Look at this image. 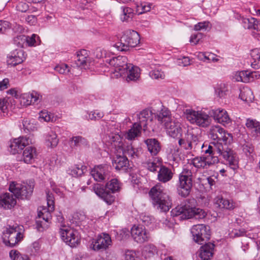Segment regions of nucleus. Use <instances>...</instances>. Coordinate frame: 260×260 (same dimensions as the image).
<instances>
[{
    "instance_id": "obj_35",
    "label": "nucleus",
    "mask_w": 260,
    "mask_h": 260,
    "mask_svg": "<svg viewBox=\"0 0 260 260\" xmlns=\"http://www.w3.org/2000/svg\"><path fill=\"white\" fill-rule=\"evenodd\" d=\"M158 121L163 125L167 123L173 117L171 116V112L166 108H162L156 116Z\"/></svg>"
},
{
    "instance_id": "obj_15",
    "label": "nucleus",
    "mask_w": 260,
    "mask_h": 260,
    "mask_svg": "<svg viewBox=\"0 0 260 260\" xmlns=\"http://www.w3.org/2000/svg\"><path fill=\"white\" fill-rule=\"evenodd\" d=\"M200 129L198 128L188 129L185 134V138L189 142L188 147H192V148H199L201 147L203 148L205 147L204 144L200 141L201 136L200 135Z\"/></svg>"
},
{
    "instance_id": "obj_24",
    "label": "nucleus",
    "mask_w": 260,
    "mask_h": 260,
    "mask_svg": "<svg viewBox=\"0 0 260 260\" xmlns=\"http://www.w3.org/2000/svg\"><path fill=\"white\" fill-rule=\"evenodd\" d=\"M140 70L137 67L129 63L122 76L126 77L127 82L137 81L140 77Z\"/></svg>"
},
{
    "instance_id": "obj_48",
    "label": "nucleus",
    "mask_w": 260,
    "mask_h": 260,
    "mask_svg": "<svg viewBox=\"0 0 260 260\" xmlns=\"http://www.w3.org/2000/svg\"><path fill=\"white\" fill-rule=\"evenodd\" d=\"M10 257L12 260H29L28 257L25 255H22L16 250H12L9 253Z\"/></svg>"
},
{
    "instance_id": "obj_16",
    "label": "nucleus",
    "mask_w": 260,
    "mask_h": 260,
    "mask_svg": "<svg viewBox=\"0 0 260 260\" xmlns=\"http://www.w3.org/2000/svg\"><path fill=\"white\" fill-rule=\"evenodd\" d=\"M32 143V137H20L18 138L14 139L13 141L11 142L10 145L9 151L13 154H16L22 150L24 147Z\"/></svg>"
},
{
    "instance_id": "obj_59",
    "label": "nucleus",
    "mask_w": 260,
    "mask_h": 260,
    "mask_svg": "<svg viewBox=\"0 0 260 260\" xmlns=\"http://www.w3.org/2000/svg\"><path fill=\"white\" fill-rule=\"evenodd\" d=\"M149 75L151 78L154 79H164L165 78V74L161 70L154 69L149 73Z\"/></svg>"
},
{
    "instance_id": "obj_22",
    "label": "nucleus",
    "mask_w": 260,
    "mask_h": 260,
    "mask_svg": "<svg viewBox=\"0 0 260 260\" xmlns=\"http://www.w3.org/2000/svg\"><path fill=\"white\" fill-rule=\"evenodd\" d=\"M25 58L23 50L21 49H16L8 56L7 63L8 65L15 66L22 63Z\"/></svg>"
},
{
    "instance_id": "obj_10",
    "label": "nucleus",
    "mask_w": 260,
    "mask_h": 260,
    "mask_svg": "<svg viewBox=\"0 0 260 260\" xmlns=\"http://www.w3.org/2000/svg\"><path fill=\"white\" fill-rule=\"evenodd\" d=\"M192 173L188 166L184 167L179 175V184L178 187L179 194L186 197L190 193L192 187Z\"/></svg>"
},
{
    "instance_id": "obj_58",
    "label": "nucleus",
    "mask_w": 260,
    "mask_h": 260,
    "mask_svg": "<svg viewBox=\"0 0 260 260\" xmlns=\"http://www.w3.org/2000/svg\"><path fill=\"white\" fill-rule=\"evenodd\" d=\"M39 118L40 121L49 122L53 120V117L52 114L46 111H41L40 113Z\"/></svg>"
},
{
    "instance_id": "obj_7",
    "label": "nucleus",
    "mask_w": 260,
    "mask_h": 260,
    "mask_svg": "<svg viewBox=\"0 0 260 260\" xmlns=\"http://www.w3.org/2000/svg\"><path fill=\"white\" fill-rule=\"evenodd\" d=\"M171 214L173 216H181L180 218L182 219H203L206 215V213L203 209L190 208L188 205L177 206L172 210Z\"/></svg>"
},
{
    "instance_id": "obj_57",
    "label": "nucleus",
    "mask_w": 260,
    "mask_h": 260,
    "mask_svg": "<svg viewBox=\"0 0 260 260\" xmlns=\"http://www.w3.org/2000/svg\"><path fill=\"white\" fill-rule=\"evenodd\" d=\"M104 116L103 112L94 111L90 112H87L86 118L90 120H96L102 118Z\"/></svg>"
},
{
    "instance_id": "obj_54",
    "label": "nucleus",
    "mask_w": 260,
    "mask_h": 260,
    "mask_svg": "<svg viewBox=\"0 0 260 260\" xmlns=\"http://www.w3.org/2000/svg\"><path fill=\"white\" fill-rule=\"evenodd\" d=\"M71 69L69 66L63 63L57 65L54 68V70L59 73L66 75L71 72Z\"/></svg>"
},
{
    "instance_id": "obj_46",
    "label": "nucleus",
    "mask_w": 260,
    "mask_h": 260,
    "mask_svg": "<svg viewBox=\"0 0 260 260\" xmlns=\"http://www.w3.org/2000/svg\"><path fill=\"white\" fill-rule=\"evenodd\" d=\"M39 37L36 34H32L31 37L26 36V46H35L40 44Z\"/></svg>"
},
{
    "instance_id": "obj_42",
    "label": "nucleus",
    "mask_w": 260,
    "mask_h": 260,
    "mask_svg": "<svg viewBox=\"0 0 260 260\" xmlns=\"http://www.w3.org/2000/svg\"><path fill=\"white\" fill-rule=\"evenodd\" d=\"M109 142L111 144L112 147H114L117 151H119V148L123 144L122 138L118 134H111L109 136Z\"/></svg>"
},
{
    "instance_id": "obj_49",
    "label": "nucleus",
    "mask_w": 260,
    "mask_h": 260,
    "mask_svg": "<svg viewBox=\"0 0 260 260\" xmlns=\"http://www.w3.org/2000/svg\"><path fill=\"white\" fill-rule=\"evenodd\" d=\"M152 4L146 2L141 3L140 5H137V11L139 14L147 12L150 11Z\"/></svg>"
},
{
    "instance_id": "obj_18",
    "label": "nucleus",
    "mask_w": 260,
    "mask_h": 260,
    "mask_svg": "<svg viewBox=\"0 0 260 260\" xmlns=\"http://www.w3.org/2000/svg\"><path fill=\"white\" fill-rule=\"evenodd\" d=\"M90 174L96 181L107 180L110 177L109 167L106 165L95 166L91 171Z\"/></svg>"
},
{
    "instance_id": "obj_51",
    "label": "nucleus",
    "mask_w": 260,
    "mask_h": 260,
    "mask_svg": "<svg viewBox=\"0 0 260 260\" xmlns=\"http://www.w3.org/2000/svg\"><path fill=\"white\" fill-rule=\"evenodd\" d=\"M30 97L31 98L32 104L38 102L42 98V95L36 91H32L31 92L23 93V98H28Z\"/></svg>"
},
{
    "instance_id": "obj_40",
    "label": "nucleus",
    "mask_w": 260,
    "mask_h": 260,
    "mask_svg": "<svg viewBox=\"0 0 260 260\" xmlns=\"http://www.w3.org/2000/svg\"><path fill=\"white\" fill-rule=\"evenodd\" d=\"M144 166L151 172H155L158 168L161 167V161L160 159L155 158L153 160H149L144 163Z\"/></svg>"
},
{
    "instance_id": "obj_12",
    "label": "nucleus",
    "mask_w": 260,
    "mask_h": 260,
    "mask_svg": "<svg viewBox=\"0 0 260 260\" xmlns=\"http://www.w3.org/2000/svg\"><path fill=\"white\" fill-rule=\"evenodd\" d=\"M191 233L194 241L199 244H203L204 241L210 238L209 227L203 224L194 225L191 229Z\"/></svg>"
},
{
    "instance_id": "obj_27",
    "label": "nucleus",
    "mask_w": 260,
    "mask_h": 260,
    "mask_svg": "<svg viewBox=\"0 0 260 260\" xmlns=\"http://www.w3.org/2000/svg\"><path fill=\"white\" fill-rule=\"evenodd\" d=\"M37 156L36 149L32 146L26 147L23 151L22 158L23 161L27 164L35 162Z\"/></svg>"
},
{
    "instance_id": "obj_44",
    "label": "nucleus",
    "mask_w": 260,
    "mask_h": 260,
    "mask_svg": "<svg viewBox=\"0 0 260 260\" xmlns=\"http://www.w3.org/2000/svg\"><path fill=\"white\" fill-rule=\"evenodd\" d=\"M51 211L49 209L43 207L42 209H38V216L39 218H42L45 223L49 222L51 218Z\"/></svg>"
},
{
    "instance_id": "obj_53",
    "label": "nucleus",
    "mask_w": 260,
    "mask_h": 260,
    "mask_svg": "<svg viewBox=\"0 0 260 260\" xmlns=\"http://www.w3.org/2000/svg\"><path fill=\"white\" fill-rule=\"evenodd\" d=\"M20 1V0H17L15 2V3H17L16 5V9L17 11L22 13L26 12L29 9V6L25 2ZM12 2L14 3L13 1Z\"/></svg>"
},
{
    "instance_id": "obj_33",
    "label": "nucleus",
    "mask_w": 260,
    "mask_h": 260,
    "mask_svg": "<svg viewBox=\"0 0 260 260\" xmlns=\"http://www.w3.org/2000/svg\"><path fill=\"white\" fill-rule=\"evenodd\" d=\"M141 129V126L138 122H135L133 127L125 135V139L128 140H134L135 138L140 136Z\"/></svg>"
},
{
    "instance_id": "obj_56",
    "label": "nucleus",
    "mask_w": 260,
    "mask_h": 260,
    "mask_svg": "<svg viewBox=\"0 0 260 260\" xmlns=\"http://www.w3.org/2000/svg\"><path fill=\"white\" fill-rule=\"evenodd\" d=\"M26 36L19 35L14 39V42L18 47L23 48L26 46Z\"/></svg>"
},
{
    "instance_id": "obj_17",
    "label": "nucleus",
    "mask_w": 260,
    "mask_h": 260,
    "mask_svg": "<svg viewBox=\"0 0 260 260\" xmlns=\"http://www.w3.org/2000/svg\"><path fill=\"white\" fill-rule=\"evenodd\" d=\"M131 234L134 240L139 243L148 241L150 235L149 232L143 225H134L131 229Z\"/></svg>"
},
{
    "instance_id": "obj_32",
    "label": "nucleus",
    "mask_w": 260,
    "mask_h": 260,
    "mask_svg": "<svg viewBox=\"0 0 260 260\" xmlns=\"http://www.w3.org/2000/svg\"><path fill=\"white\" fill-rule=\"evenodd\" d=\"M173 175V174L170 169L162 166L160 167L158 172L157 179L159 181L166 183L172 178Z\"/></svg>"
},
{
    "instance_id": "obj_4",
    "label": "nucleus",
    "mask_w": 260,
    "mask_h": 260,
    "mask_svg": "<svg viewBox=\"0 0 260 260\" xmlns=\"http://www.w3.org/2000/svg\"><path fill=\"white\" fill-rule=\"evenodd\" d=\"M209 136L212 140L214 141L210 143L209 145L220 144L222 146H226L227 149L230 150L235 158L238 160L237 155L231 148L229 147L228 144L232 140V136L230 134L226 133L223 128L219 125H213L210 128Z\"/></svg>"
},
{
    "instance_id": "obj_37",
    "label": "nucleus",
    "mask_w": 260,
    "mask_h": 260,
    "mask_svg": "<svg viewBox=\"0 0 260 260\" xmlns=\"http://www.w3.org/2000/svg\"><path fill=\"white\" fill-rule=\"evenodd\" d=\"M245 125L253 135L256 136L260 135V122L255 119L248 118L246 120Z\"/></svg>"
},
{
    "instance_id": "obj_34",
    "label": "nucleus",
    "mask_w": 260,
    "mask_h": 260,
    "mask_svg": "<svg viewBox=\"0 0 260 260\" xmlns=\"http://www.w3.org/2000/svg\"><path fill=\"white\" fill-rule=\"evenodd\" d=\"M59 142L56 134L53 131H49L45 136V144L51 148L55 147Z\"/></svg>"
},
{
    "instance_id": "obj_41",
    "label": "nucleus",
    "mask_w": 260,
    "mask_h": 260,
    "mask_svg": "<svg viewBox=\"0 0 260 260\" xmlns=\"http://www.w3.org/2000/svg\"><path fill=\"white\" fill-rule=\"evenodd\" d=\"M240 99L246 102H252L254 99L252 91L248 87H243L240 91L239 94Z\"/></svg>"
},
{
    "instance_id": "obj_38",
    "label": "nucleus",
    "mask_w": 260,
    "mask_h": 260,
    "mask_svg": "<svg viewBox=\"0 0 260 260\" xmlns=\"http://www.w3.org/2000/svg\"><path fill=\"white\" fill-rule=\"evenodd\" d=\"M120 18L122 21L128 22L132 19L134 15L133 9L128 7L123 6L120 8Z\"/></svg>"
},
{
    "instance_id": "obj_3",
    "label": "nucleus",
    "mask_w": 260,
    "mask_h": 260,
    "mask_svg": "<svg viewBox=\"0 0 260 260\" xmlns=\"http://www.w3.org/2000/svg\"><path fill=\"white\" fill-rule=\"evenodd\" d=\"M153 204L157 209L161 212H168L172 206V200L170 196L166 192L160 184H158L153 187L150 192Z\"/></svg>"
},
{
    "instance_id": "obj_8",
    "label": "nucleus",
    "mask_w": 260,
    "mask_h": 260,
    "mask_svg": "<svg viewBox=\"0 0 260 260\" xmlns=\"http://www.w3.org/2000/svg\"><path fill=\"white\" fill-rule=\"evenodd\" d=\"M34 188L32 182L18 183L15 181L11 182L9 189L14 194L15 198L20 199H28L32 195Z\"/></svg>"
},
{
    "instance_id": "obj_45",
    "label": "nucleus",
    "mask_w": 260,
    "mask_h": 260,
    "mask_svg": "<svg viewBox=\"0 0 260 260\" xmlns=\"http://www.w3.org/2000/svg\"><path fill=\"white\" fill-rule=\"evenodd\" d=\"M229 92V87L228 85L221 83L217 86L215 89L216 94L219 98L225 97Z\"/></svg>"
},
{
    "instance_id": "obj_13",
    "label": "nucleus",
    "mask_w": 260,
    "mask_h": 260,
    "mask_svg": "<svg viewBox=\"0 0 260 260\" xmlns=\"http://www.w3.org/2000/svg\"><path fill=\"white\" fill-rule=\"evenodd\" d=\"M60 235L62 240L72 247L77 246L80 242V238L76 231L61 225Z\"/></svg>"
},
{
    "instance_id": "obj_9",
    "label": "nucleus",
    "mask_w": 260,
    "mask_h": 260,
    "mask_svg": "<svg viewBox=\"0 0 260 260\" xmlns=\"http://www.w3.org/2000/svg\"><path fill=\"white\" fill-rule=\"evenodd\" d=\"M184 115L188 121L202 127L208 126L211 119L206 112L202 111H195L192 109H187L184 111Z\"/></svg>"
},
{
    "instance_id": "obj_61",
    "label": "nucleus",
    "mask_w": 260,
    "mask_h": 260,
    "mask_svg": "<svg viewBox=\"0 0 260 260\" xmlns=\"http://www.w3.org/2000/svg\"><path fill=\"white\" fill-rule=\"evenodd\" d=\"M125 260H140L138 252L133 250H127L125 253Z\"/></svg>"
},
{
    "instance_id": "obj_43",
    "label": "nucleus",
    "mask_w": 260,
    "mask_h": 260,
    "mask_svg": "<svg viewBox=\"0 0 260 260\" xmlns=\"http://www.w3.org/2000/svg\"><path fill=\"white\" fill-rule=\"evenodd\" d=\"M249 74L248 71L237 72L234 74L233 78L238 82H249L250 80L248 77Z\"/></svg>"
},
{
    "instance_id": "obj_52",
    "label": "nucleus",
    "mask_w": 260,
    "mask_h": 260,
    "mask_svg": "<svg viewBox=\"0 0 260 260\" xmlns=\"http://www.w3.org/2000/svg\"><path fill=\"white\" fill-rule=\"evenodd\" d=\"M83 166L76 165L69 170V174L73 177H78L83 174Z\"/></svg>"
},
{
    "instance_id": "obj_36",
    "label": "nucleus",
    "mask_w": 260,
    "mask_h": 260,
    "mask_svg": "<svg viewBox=\"0 0 260 260\" xmlns=\"http://www.w3.org/2000/svg\"><path fill=\"white\" fill-rule=\"evenodd\" d=\"M215 204L220 208L232 209L234 208L233 202L225 199L220 196H217L214 199Z\"/></svg>"
},
{
    "instance_id": "obj_2",
    "label": "nucleus",
    "mask_w": 260,
    "mask_h": 260,
    "mask_svg": "<svg viewBox=\"0 0 260 260\" xmlns=\"http://www.w3.org/2000/svg\"><path fill=\"white\" fill-rule=\"evenodd\" d=\"M120 184L117 179H112L107 182L105 187L100 184H95L93 190L95 193L102 199L108 205L112 204L115 201L114 193L120 190Z\"/></svg>"
},
{
    "instance_id": "obj_5",
    "label": "nucleus",
    "mask_w": 260,
    "mask_h": 260,
    "mask_svg": "<svg viewBox=\"0 0 260 260\" xmlns=\"http://www.w3.org/2000/svg\"><path fill=\"white\" fill-rule=\"evenodd\" d=\"M101 55L99 57H104V61L113 67V70L112 72L116 78L122 76L125 71H126L129 63H127L126 57L124 56H118L112 57L111 58L107 57V51L105 50H100Z\"/></svg>"
},
{
    "instance_id": "obj_26",
    "label": "nucleus",
    "mask_w": 260,
    "mask_h": 260,
    "mask_svg": "<svg viewBox=\"0 0 260 260\" xmlns=\"http://www.w3.org/2000/svg\"><path fill=\"white\" fill-rule=\"evenodd\" d=\"M215 245L209 242L200 248L199 256L203 260H209L213 255Z\"/></svg>"
},
{
    "instance_id": "obj_14",
    "label": "nucleus",
    "mask_w": 260,
    "mask_h": 260,
    "mask_svg": "<svg viewBox=\"0 0 260 260\" xmlns=\"http://www.w3.org/2000/svg\"><path fill=\"white\" fill-rule=\"evenodd\" d=\"M112 244L110 236L103 233L93 240L91 247L95 251H103L107 249Z\"/></svg>"
},
{
    "instance_id": "obj_23",
    "label": "nucleus",
    "mask_w": 260,
    "mask_h": 260,
    "mask_svg": "<svg viewBox=\"0 0 260 260\" xmlns=\"http://www.w3.org/2000/svg\"><path fill=\"white\" fill-rule=\"evenodd\" d=\"M16 204V198L10 193H5L0 195V207L9 209Z\"/></svg>"
},
{
    "instance_id": "obj_25",
    "label": "nucleus",
    "mask_w": 260,
    "mask_h": 260,
    "mask_svg": "<svg viewBox=\"0 0 260 260\" xmlns=\"http://www.w3.org/2000/svg\"><path fill=\"white\" fill-rule=\"evenodd\" d=\"M90 58L89 57V52L88 51L83 49L77 53V59L75 63L78 67L85 68L89 64Z\"/></svg>"
},
{
    "instance_id": "obj_30",
    "label": "nucleus",
    "mask_w": 260,
    "mask_h": 260,
    "mask_svg": "<svg viewBox=\"0 0 260 260\" xmlns=\"http://www.w3.org/2000/svg\"><path fill=\"white\" fill-rule=\"evenodd\" d=\"M148 150L151 155H156L160 151L161 147L159 142L155 139H147L145 140Z\"/></svg>"
},
{
    "instance_id": "obj_47",
    "label": "nucleus",
    "mask_w": 260,
    "mask_h": 260,
    "mask_svg": "<svg viewBox=\"0 0 260 260\" xmlns=\"http://www.w3.org/2000/svg\"><path fill=\"white\" fill-rule=\"evenodd\" d=\"M156 247L152 244L145 245L143 249L142 253L145 256L150 257L156 252Z\"/></svg>"
},
{
    "instance_id": "obj_63",
    "label": "nucleus",
    "mask_w": 260,
    "mask_h": 260,
    "mask_svg": "<svg viewBox=\"0 0 260 260\" xmlns=\"http://www.w3.org/2000/svg\"><path fill=\"white\" fill-rule=\"evenodd\" d=\"M255 22V18L250 17L249 18H242V23L243 27L247 29H252V24Z\"/></svg>"
},
{
    "instance_id": "obj_11",
    "label": "nucleus",
    "mask_w": 260,
    "mask_h": 260,
    "mask_svg": "<svg viewBox=\"0 0 260 260\" xmlns=\"http://www.w3.org/2000/svg\"><path fill=\"white\" fill-rule=\"evenodd\" d=\"M18 225H9L4 231L2 239L4 243L7 246L13 247L18 243L22 238V236L19 231Z\"/></svg>"
},
{
    "instance_id": "obj_64",
    "label": "nucleus",
    "mask_w": 260,
    "mask_h": 260,
    "mask_svg": "<svg viewBox=\"0 0 260 260\" xmlns=\"http://www.w3.org/2000/svg\"><path fill=\"white\" fill-rule=\"evenodd\" d=\"M176 63L178 66L186 67L190 64V59L188 57L183 56L177 59Z\"/></svg>"
},
{
    "instance_id": "obj_55",
    "label": "nucleus",
    "mask_w": 260,
    "mask_h": 260,
    "mask_svg": "<svg viewBox=\"0 0 260 260\" xmlns=\"http://www.w3.org/2000/svg\"><path fill=\"white\" fill-rule=\"evenodd\" d=\"M200 180V183L204 185L208 184L209 186V188L211 189H212V186L215 185L216 183V178L213 177H208L205 179H200L198 178Z\"/></svg>"
},
{
    "instance_id": "obj_6",
    "label": "nucleus",
    "mask_w": 260,
    "mask_h": 260,
    "mask_svg": "<svg viewBox=\"0 0 260 260\" xmlns=\"http://www.w3.org/2000/svg\"><path fill=\"white\" fill-rule=\"evenodd\" d=\"M140 41V36L137 31L127 30L123 32L119 41L115 43L113 46L118 51H126L129 50L131 48L136 47L139 44Z\"/></svg>"
},
{
    "instance_id": "obj_39",
    "label": "nucleus",
    "mask_w": 260,
    "mask_h": 260,
    "mask_svg": "<svg viewBox=\"0 0 260 260\" xmlns=\"http://www.w3.org/2000/svg\"><path fill=\"white\" fill-rule=\"evenodd\" d=\"M252 58L251 67L255 69L260 68V48H255L251 51Z\"/></svg>"
},
{
    "instance_id": "obj_31",
    "label": "nucleus",
    "mask_w": 260,
    "mask_h": 260,
    "mask_svg": "<svg viewBox=\"0 0 260 260\" xmlns=\"http://www.w3.org/2000/svg\"><path fill=\"white\" fill-rule=\"evenodd\" d=\"M117 152H122L123 156L131 157L132 159H136L139 157V153L137 150L135 149L132 145H123L119 148Z\"/></svg>"
},
{
    "instance_id": "obj_60",
    "label": "nucleus",
    "mask_w": 260,
    "mask_h": 260,
    "mask_svg": "<svg viewBox=\"0 0 260 260\" xmlns=\"http://www.w3.org/2000/svg\"><path fill=\"white\" fill-rule=\"evenodd\" d=\"M34 120H29L28 119H25L23 120L22 124L24 128L28 131H34L36 129V126L34 124Z\"/></svg>"
},
{
    "instance_id": "obj_50",
    "label": "nucleus",
    "mask_w": 260,
    "mask_h": 260,
    "mask_svg": "<svg viewBox=\"0 0 260 260\" xmlns=\"http://www.w3.org/2000/svg\"><path fill=\"white\" fill-rule=\"evenodd\" d=\"M153 217L146 213H143L140 215L139 221L144 225L148 226L153 221Z\"/></svg>"
},
{
    "instance_id": "obj_1",
    "label": "nucleus",
    "mask_w": 260,
    "mask_h": 260,
    "mask_svg": "<svg viewBox=\"0 0 260 260\" xmlns=\"http://www.w3.org/2000/svg\"><path fill=\"white\" fill-rule=\"evenodd\" d=\"M203 151L209 155L206 156L196 157L191 161V164L198 169H206L218 163L219 158L217 154L226 160V164L233 170H235L238 168V160L235 158L232 152L227 149L226 146H222L220 144H213L209 145L207 149Z\"/></svg>"
},
{
    "instance_id": "obj_29",
    "label": "nucleus",
    "mask_w": 260,
    "mask_h": 260,
    "mask_svg": "<svg viewBox=\"0 0 260 260\" xmlns=\"http://www.w3.org/2000/svg\"><path fill=\"white\" fill-rule=\"evenodd\" d=\"M69 144L72 148H81L87 147L88 142L81 136H73L69 140Z\"/></svg>"
},
{
    "instance_id": "obj_20",
    "label": "nucleus",
    "mask_w": 260,
    "mask_h": 260,
    "mask_svg": "<svg viewBox=\"0 0 260 260\" xmlns=\"http://www.w3.org/2000/svg\"><path fill=\"white\" fill-rule=\"evenodd\" d=\"M133 120L136 121L139 124L143 127L144 130L147 128L148 121L152 120V113L149 109H145L139 113H136L133 115Z\"/></svg>"
},
{
    "instance_id": "obj_62",
    "label": "nucleus",
    "mask_w": 260,
    "mask_h": 260,
    "mask_svg": "<svg viewBox=\"0 0 260 260\" xmlns=\"http://www.w3.org/2000/svg\"><path fill=\"white\" fill-rule=\"evenodd\" d=\"M245 233L246 231L243 229L240 230L234 229L230 232L229 235L231 238H234L243 236L245 235Z\"/></svg>"
},
{
    "instance_id": "obj_19",
    "label": "nucleus",
    "mask_w": 260,
    "mask_h": 260,
    "mask_svg": "<svg viewBox=\"0 0 260 260\" xmlns=\"http://www.w3.org/2000/svg\"><path fill=\"white\" fill-rule=\"evenodd\" d=\"M209 114L215 121L223 125H228L232 122L227 111L224 109L221 108L212 109L209 111Z\"/></svg>"
},
{
    "instance_id": "obj_28",
    "label": "nucleus",
    "mask_w": 260,
    "mask_h": 260,
    "mask_svg": "<svg viewBox=\"0 0 260 260\" xmlns=\"http://www.w3.org/2000/svg\"><path fill=\"white\" fill-rule=\"evenodd\" d=\"M112 164L115 169L125 171L128 167L129 162L126 156L117 155L113 159Z\"/></svg>"
},
{
    "instance_id": "obj_21",
    "label": "nucleus",
    "mask_w": 260,
    "mask_h": 260,
    "mask_svg": "<svg viewBox=\"0 0 260 260\" xmlns=\"http://www.w3.org/2000/svg\"><path fill=\"white\" fill-rule=\"evenodd\" d=\"M164 126L168 135L171 137L176 138L181 134L182 128L180 122L174 117Z\"/></svg>"
}]
</instances>
